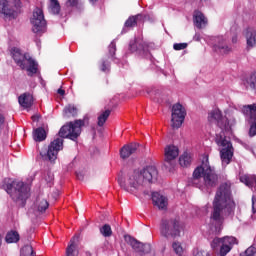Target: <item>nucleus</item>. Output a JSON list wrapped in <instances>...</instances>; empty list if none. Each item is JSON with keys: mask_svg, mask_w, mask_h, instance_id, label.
<instances>
[{"mask_svg": "<svg viewBox=\"0 0 256 256\" xmlns=\"http://www.w3.org/2000/svg\"><path fill=\"white\" fill-rule=\"evenodd\" d=\"M85 123H89V118L78 119L62 126L58 132L59 137L54 139L47 148L40 151V156L44 161H55L61 149H63V139H71L76 141L81 135V128L85 127Z\"/></svg>", "mask_w": 256, "mask_h": 256, "instance_id": "obj_1", "label": "nucleus"}, {"mask_svg": "<svg viewBox=\"0 0 256 256\" xmlns=\"http://www.w3.org/2000/svg\"><path fill=\"white\" fill-rule=\"evenodd\" d=\"M212 205V221H215L217 225H223V221H225L223 215L229 216L235 211V201L231 197V186L229 184L223 183L219 186Z\"/></svg>", "mask_w": 256, "mask_h": 256, "instance_id": "obj_2", "label": "nucleus"}, {"mask_svg": "<svg viewBox=\"0 0 256 256\" xmlns=\"http://www.w3.org/2000/svg\"><path fill=\"white\" fill-rule=\"evenodd\" d=\"M158 175L159 172L157 171V167L146 166L142 169H136L128 174V186L122 178L118 179V183L124 191L129 193L130 191H133V189H139V187L143 185H151V183H155Z\"/></svg>", "mask_w": 256, "mask_h": 256, "instance_id": "obj_3", "label": "nucleus"}, {"mask_svg": "<svg viewBox=\"0 0 256 256\" xmlns=\"http://www.w3.org/2000/svg\"><path fill=\"white\" fill-rule=\"evenodd\" d=\"M192 185L201 191H211L219 185V174L209 164V158L202 161V164L195 168L192 176Z\"/></svg>", "mask_w": 256, "mask_h": 256, "instance_id": "obj_4", "label": "nucleus"}, {"mask_svg": "<svg viewBox=\"0 0 256 256\" xmlns=\"http://www.w3.org/2000/svg\"><path fill=\"white\" fill-rule=\"evenodd\" d=\"M11 55L18 67L22 69L23 71L28 72L29 77H32L33 75L37 74L39 64L31 57V54L29 53H22L21 49L14 47L11 50Z\"/></svg>", "mask_w": 256, "mask_h": 256, "instance_id": "obj_5", "label": "nucleus"}, {"mask_svg": "<svg viewBox=\"0 0 256 256\" xmlns=\"http://www.w3.org/2000/svg\"><path fill=\"white\" fill-rule=\"evenodd\" d=\"M4 189L15 202L27 201L29 199V186L22 181H12L11 183L5 184Z\"/></svg>", "mask_w": 256, "mask_h": 256, "instance_id": "obj_6", "label": "nucleus"}, {"mask_svg": "<svg viewBox=\"0 0 256 256\" xmlns=\"http://www.w3.org/2000/svg\"><path fill=\"white\" fill-rule=\"evenodd\" d=\"M181 220L179 218H170V219H162L160 224V233L162 237L169 239H175L177 237H181Z\"/></svg>", "mask_w": 256, "mask_h": 256, "instance_id": "obj_7", "label": "nucleus"}, {"mask_svg": "<svg viewBox=\"0 0 256 256\" xmlns=\"http://www.w3.org/2000/svg\"><path fill=\"white\" fill-rule=\"evenodd\" d=\"M215 142L218 147H222L220 150V159L223 165H229L231 160L233 159V153L235 149L233 148V144L227 140L224 134H217L215 138Z\"/></svg>", "mask_w": 256, "mask_h": 256, "instance_id": "obj_8", "label": "nucleus"}, {"mask_svg": "<svg viewBox=\"0 0 256 256\" xmlns=\"http://www.w3.org/2000/svg\"><path fill=\"white\" fill-rule=\"evenodd\" d=\"M31 24L33 25V33H45V29H47V21L45 20V14H43L41 8L37 7L34 9Z\"/></svg>", "mask_w": 256, "mask_h": 256, "instance_id": "obj_9", "label": "nucleus"}, {"mask_svg": "<svg viewBox=\"0 0 256 256\" xmlns=\"http://www.w3.org/2000/svg\"><path fill=\"white\" fill-rule=\"evenodd\" d=\"M241 111L244 117L248 119V123L250 125V129H249L250 137H255L256 135V103L242 106Z\"/></svg>", "mask_w": 256, "mask_h": 256, "instance_id": "obj_10", "label": "nucleus"}, {"mask_svg": "<svg viewBox=\"0 0 256 256\" xmlns=\"http://www.w3.org/2000/svg\"><path fill=\"white\" fill-rule=\"evenodd\" d=\"M186 115L187 111L185 110V107H183V105H181L180 103L174 104L172 106L171 121L173 129H179V127L183 125Z\"/></svg>", "mask_w": 256, "mask_h": 256, "instance_id": "obj_11", "label": "nucleus"}, {"mask_svg": "<svg viewBox=\"0 0 256 256\" xmlns=\"http://www.w3.org/2000/svg\"><path fill=\"white\" fill-rule=\"evenodd\" d=\"M235 243V237H224V238H214L211 247L212 249H217L220 247V256H226L232 249V246Z\"/></svg>", "mask_w": 256, "mask_h": 256, "instance_id": "obj_12", "label": "nucleus"}, {"mask_svg": "<svg viewBox=\"0 0 256 256\" xmlns=\"http://www.w3.org/2000/svg\"><path fill=\"white\" fill-rule=\"evenodd\" d=\"M124 240L128 245H130V247H132L133 250L136 251V253H143L144 255L151 253V244H143L137 239L131 237V235H125Z\"/></svg>", "mask_w": 256, "mask_h": 256, "instance_id": "obj_13", "label": "nucleus"}, {"mask_svg": "<svg viewBox=\"0 0 256 256\" xmlns=\"http://www.w3.org/2000/svg\"><path fill=\"white\" fill-rule=\"evenodd\" d=\"M208 121L209 123H216L220 129H225L229 125L227 118H223L220 110H212L208 115Z\"/></svg>", "mask_w": 256, "mask_h": 256, "instance_id": "obj_14", "label": "nucleus"}, {"mask_svg": "<svg viewBox=\"0 0 256 256\" xmlns=\"http://www.w3.org/2000/svg\"><path fill=\"white\" fill-rule=\"evenodd\" d=\"M214 51L216 53H220V55H229L231 51H233V48L229 43H227V40L223 37L216 38V43L214 44Z\"/></svg>", "mask_w": 256, "mask_h": 256, "instance_id": "obj_15", "label": "nucleus"}, {"mask_svg": "<svg viewBox=\"0 0 256 256\" xmlns=\"http://www.w3.org/2000/svg\"><path fill=\"white\" fill-rule=\"evenodd\" d=\"M0 13H2L6 19H17V11L9 6L7 0H0Z\"/></svg>", "mask_w": 256, "mask_h": 256, "instance_id": "obj_16", "label": "nucleus"}, {"mask_svg": "<svg viewBox=\"0 0 256 256\" xmlns=\"http://www.w3.org/2000/svg\"><path fill=\"white\" fill-rule=\"evenodd\" d=\"M165 163L168 165H173V160L179 157V148L175 145H168L165 148Z\"/></svg>", "mask_w": 256, "mask_h": 256, "instance_id": "obj_17", "label": "nucleus"}, {"mask_svg": "<svg viewBox=\"0 0 256 256\" xmlns=\"http://www.w3.org/2000/svg\"><path fill=\"white\" fill-rule=\"evenodd\" d=\"M137 149H139V144H137V143H131V144L124 145L120 149L121 159H129L130 155L137 153Z\"/></svg>", "mask_w": 256, "mask_h": 256, "instance_id": "obj_18", "label": "nucleus"}, {"mask_svg": "<svg viewBox=\"0 0 256 256\" xmlns=\"http://www.w3.org/2000/svg\"><path fill=\"white\" fill-rule=\"evenodd\" d=\"M193 23L197 29H203L204 27H207L208 20L203 12L195 10L193 14Z\"/></svg>", "mask_w": 256, "mask_h": 256, "instance_id": "obj_19", "label": "nucleus"}, {"mask_svg": "<svg viewBox=\"0 0 256 256\" xmlns=\"http://www.w3.org/2000/svg\"><path fill=\"white\" fill-rule=\"evenodd\" d=\"M245 39L247 49H253L256 46V29L255 28H247L245 30Z\"/></svg>", "mask_w": 256, "mask_h": 256, "instance_id": "obj_20", "label": "nucleus"}, {"mask_svg": "<svg viewBox=\"0 0 256 256\" xmlns=\"http://www.w3.org/2000/svg\"><path fill=\"white\" fill-rule=\"evenodd\" d=\"M153 205L158 207V209H167V197L161 195L158 192L152 193Z\"/></svg>", "mask_w": 256, "mask_h": 256, "instance_id": "obj_21", "label": "nucleus"}, {"mask_svg": "<svg viewBox=\"0 0 256 256\" xmlns=\"http://www.w3.org/2000/svg\"><path fill=\"white\" fill-rule=\"evenodd\" d=\"M18 103L24 109H31L33 107V95L29 93H24L19 96Z\"/></svg>", "mask_w": 256, "mask_h": 256, "instance_id": "obj_22", "label": "nucleus"}, {"mask_svg": "<svg viewBox=\"0 0 256 256\" xmlns=\"http://www.w3.org/2000/svg\"><path fill=\"white\" fill-rule=\"evenodd\" d=\"M98 69L102 73H111V59L109 58H102L98 63Z\"/></svg>", "mask_w": 256, "mask_h": 256, "instance_id": "obj_23", "label": "nucleus"}, {"mask_svg": "<svg viewBox=\"0 0 256 256\" xmlns=\"http://www.w3.org/2000/svg\"><path fill=\"white\" fill-rule=\"evenodd\" d=\"M33 139L38 143H41V141H45L47 139V132L45 131V128H36L33 133Z\"/></svg>", "mask_w": 256, "mask_h": 256, "instance_id": "obj_24", "label": "nucleus"}, {"mask_svg": "<svg viewBox=\"0 0 256 256\" xmlns=\"http://www.w3.org/2000/svg\"><path fill=\"white\" fill-rule=\"evenodd\" d=\"M241 183L256 190V175H244L240 177Z\"/></svg>", "mask_w": 256, "mask_h": 256, "instance_id": "obj_25", "label": "nucleus"}, {"mask_svg": "<svg viewBox=\"0 0 256 256\" xmlns=\"http://www.w3.org/2000/svg\"><path fill=\"white\" fill-rule=\"evenodd\" d=\"M19 239H21V236H19V232L17 231H10L5 237L6 243H19Z\"/></svg>", "mask_w": 256, "mask_h": 256, "instance_id": "obj_26", "label": "nucleus"}, {"mask_svg": "<svg viewBox=\"0 0 256 256\" xmlns=\"http://www.w3.org/2000/svg\"><path fill=\"white\" fill-rule=\"evenodd\" d=\"M140 17H141V14H138V15H135V16H130L126 20V22L124 24V27L126 29H131L133 27H137V21H139Z\"/></svg>", "mask_w": 256, "mask_h": 256, "instance_id": "obj_27", "label": "nucleus"}, {"mask_svg": "<svg viewBox=\"0 0 256 256\" xmlns=\"http://www.w3.org/2000/svg\"><path fill=\"white\" fill-rule=\"evenodd\" d=\"M49 9L52 15H59V13H61V4H59V0H50Z\"/></svg>", "mask_w": 256, "mask_h": 256, "instance_id": "obj_28", "label": "nucleus"}, {"mask_svg": "<svg viewBox=\"0 0 256 256\" xmlns=\"http://www.w3.org/2000/svg\"><path fill=\"white\" fill-rule=\"evenodd\" d=\"M111 115V110H105L98 116V127H103L105 123H107V119H109V116Z\"/></svg>", "mask_w": 256, "mask_h": 256, "instance_id": "obj_29", "label": "nucleus"}, {"mask_svg": "<svg viewBox=\"0 0 256 256\" xmlns=\"http://www.w3.org/2000/svg\"><path fill=\"white\" fill-rule=\"evenodd\" d=\"M64 117H77V107L69 104L64 108Z\"/></svg>", "mask_w": 256, "mask_h": 256, "instance_id": "obj_30", "label": "nucleus"}, {"mask_svg": "<svg viewBox=\"0 0 256 256\" xmlns=\"http://www.w3.org/2000/svg\"><path fill=\"white\" fill-rule=\"evenodd\" d=\"M116 52H117V44L115 43V41H112L108 46V54L106 56V59H110L111 61H113V59H115Z\"/></svg>", "mask_w": 256, "mask_h": 256, "instance_id": "obj_31", "label": "nucleus"}, {"mask_svg": "<svg viewBox=\"0 0 256 256\" xmlns=\"http://www.w3.org/2000/svg\"><path fill=\"white\" fill-rule=\"evenodd\" d=\"M179 164L181 167H189V165H191V155L185 152L182 156H180Z\"/></svg>", "mask_w": 256, "mask_h": 256, "instance_id": "obj_32", "label": "nucleus"}, {"mask_svg": "<svg viewBox=\"0 0 256 256\" xmlns=\"http://www.w3.org/2000/svg\"><path fill=\"white\" fill-rule=\"evenodd\" d=\"M75 238L70 240V245L66 248V256H77L78 253L75 251Z\"/></svg>", "mask_w": 256, "mask_h": 256, "instance_id": "obj_33", "label": "nucleus"}, {"mask_svg": "<svg viewBox=\"0 0 256 256\" xmlns=\"http://www.w3.org/2000/svg\"><path fill=\"white\" fill-rule=\"evenodd\" d=\"M100 233L103 237H111L113 235V230L111 229V225L104 224L100 227Z\"/></svg>", "mask_w": 256, "mask_h": 256, "instance_id": "obj_34", "label": "nucleus"}, {"mask_svg": "<svg viewBox=\"0 0 256 256\" xmlns=\"http://www.w3.org/2000/svg\"><path fill=\"white\" fill-rule=\"evenodd\" d=\"M246 83L252 91H256V72L250 74L249 78L246 80Z\"/></svg>", "mask_w": 256, "mask_h": 256, "instance_id": "obj_35", "label": "nucleus"}, {"mask_svg": "<svg viewBox=\"0 0 256 256\" xmlns=\"http://www.w3.org/2000/svg\"><path fill=\"white\" fill-rule=\"evenodd\" d=\"M47 209H49V202L45 199H42L39 203H38V211L40 213H45L47 211Z\"/></svg>", "mask_w": 256, "mask_h": 256, "instance_id": "obj_36", "label": "nucleus"}, {"mask_svg": "<svg viewBox=\"0 0 256 256\" xmlns=\"http://www.w3.org/2000/svg\"><path fill=\"white\" fill-rule=\"evenodd\" d=\"M15 9H23L25 5H29V0H12Z\"/></svg>", "mask_w": 256, "mask_h": 256, "instance_id": "obj_37", "label": "nucleus"}, {"mask_svg": "<svg viewBox=\"0 0 256 256\" xmlns=\"http://www.w3.org/2000/svg\"><path fill=\"white\" fill-rule=\"evenodd\" d=\"M172 247L176 255H180V256L183 255V247L178 242H174L172 244Z\"/></svg>", "mask_w": 256, "mask_h": 256, "instance_id": "obj_38", "label": "nucleus"}, {"mask_svg": "<svg viewBox=\"0 0 256 256\" xmlns=\"http://www.w3.org/2000/svg\"><path fill=\"white\" fill-rule=\"evenodd\" d=\"M240 256H256V248L250 246L243 254H240Z\"/></svg>", "mask_w": 256, "mask_h": 256, "instance_id": "obj_39", "label": "nucleus"}, {"mask_svg": "<svg viewBox=\"0 0 256 256\" xmlns=\"http://www.w3.org/2000/svg\"><path fill=\"white\" fill-rule=\"evenodd\" d=\"M138 45H139V43H137V41L130 42V45H129L130 51H131L132 53H135V51H141L142 46L139 45V47H138Z\"/></svg>", "mask_w": 256, "mask_h": 256, "instance_id": "obj_40", "label": "nucleus"}, {"mask_svg": "<svg viewBox=\"0 0 256 256\" xmlns=\"http://www.w3.org/2000/svg\"><path fill=\"white\" fill-rule=\"evenodd\" d=\"M188 44L187 43H175L173 45L174 51H183V49H187Z\"/></svg>", "mask_w": 256, "mask_h": 256, "instance_id": "obj_41", "label": "nucleus"}, {"mask_svg": "<svg viewBox=\"0 0 256 256\" xmlns=\"http://www.w3.org/2000/svg\"><path fill=\"white\" fill-rule=\"evenodd\" d=\"M252 211L256 213V198L255 196L252 197Z\"/></svg>", "mask_w": 256, "mask_h": 256, "instance_id": "obj_42", "label": "nucleus"}, {"mask_svg": "<svg viewBox=\"0 0 256 256\" xmlns=\"http://www.w3.org/2000/svg\"><path fill=\"white\" fill-rule=\"evenodd\" d=\"M68 3L70 5V7H77V0H68Z\"/></svg>", "mask_w": 256, "mask_h": 256, "instance_id": "obj_43", "label": "nucleus"}, {"mask_svg": "<svg viewBox=\"0 0 256 256\" xmlns=\"http://www.w3.org/2000/svg\"><path fill=\"white\" fill-rule=\"evenodd\" d=\"M5 123V116L0 113V127Z\"/></svg>", "mask_w": 256, "mask_h": 256, "instance_id": "obj_44", "label": "nucleus"}, {"mask_svg": "<svg viewBox=\"0 0 256 256\" xmlns=\"http://www.w3.org/2000/svg\"><path fill=\"white\" fill-rule=\"evenodd\" d=\"M76 177H77V179H79L80 181H83V179H84L83 173H81V172L76 173Z\"/></svg>", "mask_w": 256, "mask_h": 256, "instance_id": "obj_45", "label": "nucleus"}, {"mask_svg": "<svg viewBox=\"0 0 256 256\" xmlns=\"http://www.w3.org/2000/svg\"><path fill=\"white\" fill-rule=\"evenodd\" d=\"M57 93H58V95H61L63 97V95H65V90H63L62 88H59L57 90Z\"/></svg>", "mask_w": 256, "mask_h": 256, "instance_id": "obj_46", "label": "nucleus"}, {"mask_svg": "<svg viewBox=\"0 0 256 256\" xmlns=\"http://www.w3.org/2000/svg\"><path fill=\"white\" fill-rule=\"evenodd\" d=\"M232 43H237V35H234V36L232 37Z\"/></svg>", "mask_w": 256, "mask_h": 256, "instance_id": "obj_47", "label": "nucleus"}, {"mask_svg": "<svg viewBox=\"0 0 256 256\" xmlns=\"http://www.w3.org/2000/svg\"><path fill=\"white\" fill-rule=\"evenodd\" d=\"M32 119H33V121H39V117H37V116H32Z\"/></svg>", "mask_w": 256, "mask_h": 256, "instance_id": "obj_48", "label": "nucleus"}, {"mask_svg": "<svg viewBox=\"0 0 256 256\" xmlns=\"http://www.w3.org/2000/svg\"><path fill=\"white\" fill-rule=\"evenodd\" d=\"M1 243H3V237L0 234V247H1Z\"/></svg>", "mask_w": 256, "mask_h": 256, "instance_id": "obj_49", "label": "nucleus"}, {"mask_svg": "<svg viewBox=\"0 0 256 256\" xmlns=\"http://www.w3.org/2000/svg\"><path fill=\"white\" fill-rule=\"evenodd\" d=\"M90 1H91V3H96L97 0H90Z\"/></svg>", "mask_w": 256, "mask_h": 256, "instance_id": "obj_50", "label": "nucleus"}]
</instances>
